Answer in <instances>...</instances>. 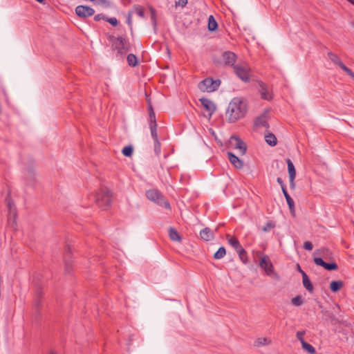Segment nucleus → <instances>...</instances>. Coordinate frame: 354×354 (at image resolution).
I'll use <instances>...</instances> for the list:
<instances>
[{
	"label": "nucleus",
	"instance_id": "1",
	"mask_svg": "<svg viewBox=\"0 0 354 354\" xmlns=\"http://www.w3.org/2000/svg\"><path fill=\"white\" fill-rule=\"evenodd\" d=\"M248 111L247 100L243 97H234L228 104L226 116L230 122H235L245 116Z\"/></svg>",
	"mask_w": 354,
	"mask_h": 354
},
{
	"label": "nucleus",
	"instance_id": "2",
	"mask_svg": "<svg viewBox=\"0 0 354 354\" xmlns=\"http://www.w3.org/2000/svg\"><path fill=\"white\" fill-rule=\"evenodd\" d=\"M108 40L112 43L111 49L116 50V57L122 59L129 51L132 50L133 45L126 35L115 37L109 35Z\"/></svg>",
	"mask_w": 354,
	"mask_h": 354
},
{
	"label": "nucleus",
	"instance_id": "3",
	"mask_svg": "<svg viewBox=\"0 0 354 354\" xmlns=\"http://www.w3.org/2000/svg\"><path fill=\"white\" fill-rule=\"evenodd\" d=\"M97 205L103 210H106L112 202V192L107 188H102L94 196Z\"/></svg>",
	"mask_w": 354,
	"mask_h": 354
},
{
	"label": "nucleus",
	"instance_id": "4",
	"mask_svg": "<svg viewBox=\"0 0 354 354\" xmlns=\"http://www.w3.org/2000/svg\"><path fill=\"white\" fill-rule=\"evenodd\" d=\"M146 197L158 205L167 209H171L169 203L165 199V197L158 189H151L147 190L146 192Z\"/></svg>",
	"mask_w": 354,
	"mask_h": 354
},
{
	"label": "nucleus",
	"instance_id": "5",
	"mask_svg": "<svg viewBox=\"0 0 354 354\" xmlns=\"http://www.w3.org/2000/svg\"><path fill=\"white\" fill-rule=\"evenodd\" d=\"M219 79L214 80L212 77H207L198 84V88L203 92H213L216 91L221 85Z\"/></svg>",
	"mask_w": 354,
	"mask_h": 354
},
{
	"label": "nucleus",
	"instance_id": "6",
	"mask_svg": "<svg viewBox=\"0 0 354 354\" xmlns=\"http://www.w3.org/2000/svg\"><path fill=\"white\" fill-rule=\"evenodd\" d=\"M259 265L268 276L277 280L279 279V275L274 271V266L268 255H264L260 259Z\"/></svg>",
	"mask_w": 354,
	"mask_h": 354
},
{
	"label": "nucleus",
	"instance_id": "7",
	"mask_svg": "<svg viewBox=\"0 0 354 354\" xmlns=\"http://www.w3.org/2000/svg\"><path fill=\"white\" fill-rule=\"evenodd\" d=\"M72 249L69 245L65 248L64 255V272L66 274H71L73 271Z\"/></svg>",
	"mask_w": 354,
	"mask_h": 354
},
{
	"label": "nucleus",
	"instance_id": "8",
	"mask_svg": "<svg viewBox=\"0 0 354 354\" xmlns=\"http://www.w3.org/2000/svg\"><path fill=\"white\" fill-rule=\"evenodd\" d=\"M35 162L30 158L27 162V166L25 169L27 174L26 176V180L27 182L33 183L35 180Z\"/></svg>",
	"mask_w": 354,
	"mask_h": 354
},
{
	"label": "nucleus",
	"instance_id": "9",
	"mask_svg": "<svg viewBox=\"0 0 354 354\" xmlns=\"http://www.w3.org/2000/svg\"><path fill=\"white\" fill-rule=\"evenodd\" d=\"M313 262L319 266L323 267L325 270L328 271L337 270L338 269V266L336 262L334 261L330 263H327L324 261L323 258L321 257H314Z\"/></svg>",
	"mask_w": 354,
	"mask_h": 354
},
{
	"label": "nucleus",
	"instance_id": "10",
	"mask_svg": "<svg viewBox=\"0 0 354 354\" xmlns=\"http://www.w3.org/2000/svg\"><path fill=\"white\" fill-rule=\"evenodd\" d=\"M75 14L82 19L87 18L93 16L95 13V10L93 8L88 6L80 5L75 8Z\"/></svg>",
	"mask_w": 354,
	"mask_h": 354
},
{
	"label": "nucleus",
	"instance_id": "11",
	"mask_svg": "<svg viewBox=\"0 0 354 354\" xmlns=\"http://www.w3.org/2000/svg\"><path fill=\"white\" fill-rule=\"evenodd\" d=\"M269 110H265L260 115L257 116L254 121V126L256 128L265 127L269 129L270 125L268 122V115Z\"/></svg>",
	"mask_w": 354,
	"mask_h": 354
},
{
	"label": "nucleus",
	"instance_id": "12",
	"mask_svg": "<svg viewBox=\"0 0 354 354\" xmlns=\"http://www.w3.org/2000/svg\"><path fill=\"white\" fill-rule=\"evenodd\" d=\"M234 70L236 75L244 82H249L250 80L249 71L241 65L234 66Z\"/></svg>",
	"mask_w": 354,
	"mask_h": 354
},
{
	"label": "nucleus",
	"instance_id": "13",
	"mask_svg": "<svg viewBox=\"0 0 354 354\" xmlns=\"http://www.w3.org/2000/svg\"><path fill=\"white\" fill-rule=\"evenodd\" d=\"M199 101L205 111L208 112V118L210 119L216 109V105L212 101L205 97L200 98Z\"/></svg>",
	"mask_w": 354,
	"mask_h": 354
},
{
	"label": "nucleus",
	"instance_id": "14",
	"mask_svg": "<svg viewBox=\"0 0 354 354\" xmlns=\"http://www.w3.org/2000/svg\"><path fill=\"white\" fill-rule=\"evenodd\" d=\"M230 142L235 149L240 150L241 154L244 155L247 150L246 144L238 136H232Z\"/></svg>",
	"mask_w": 354,
	"mask_h": 354
},
{
	"label": "nucleus",
	"instance_id": "15",
	"mask_svg": "<svg viewBox=\"0 0 354 354\" xmlns=\"http://www.w3.org/2000/svg\"><path fill=\"white\" fill-rule=\"evenodd\" d=\"M222 58L225 66H230L233 67L234 66H236L234 64L237 56L234 53L230 50L225 51L222 53Z\"/></svg>",
	"mask_w": 354,
	"mask_h": 354
},
{
	"label": "nucleus",
	"instance_id": "16",
	"mask_svg": "<svg viewBox=\"0 0 354 354\" xmlns=\"http://www.w3.org/2000/svg\"><path fill=\"white\" fill-rule=\"evenodd\" d=\"M227 158L231 164L238 169H241L243 167L244 163L238 156H236L232 152L228 151L227 153Z\"/></svg>",
	"mask_w": 354,
	"mask_h": 354
},
{
	"label": "nucleus",
	"instance_id": "17",
	"mask_svg": "<svg viewBox=\"0 0 354 354\" xmlns=\"http://www.w3.org/2000/svg\"><path fill=\"white\" fill-rule=\"evenodd\" d=\"M258 90L263 100H270L272 98L271 93L269 92L264 82L261 81L258 82Z\"/></svg>",
	"mask_w": 354,
	"mask_h": 354
},
{
	"label": "nucleus",
	"instance_id": "18",
	"mask_svg": "<svg viewBox=\"0 0 354 354\" xmlns=\"http://www.w3.org/2000/svg\"><path fill=\"white\" fill-rule=\"evenodd\" d=\"M200 237L205 241H209L214 238V234L209 227H205L200 231Z\"/></svg>",
	"mask_w": 354,
	"mask_h": 354
},
{
	"label": "nucleus",
	"instance_id": "19",
	"mask_svg": "<svg viewBox=\"0 0 354 354\" xmlns=\"http://www.w3.org/2000/svg\"><path fill=\"white\" fill-rule=\"evenodd\" d=\"M43 292L40 288H37L35 292V298L34 301V308L37 313H39V308L41 306V297Z\"/></svg>",
	"mask_w": 354,
	"mask_h": 354
},
{
	"label": "nucleus",
	"instance_id": "20",
	"mask_svg": "<svg viewBox=\"0 0 354 354\" xmlns=\"http://www.w3.org/2000/svg\"><path fill=\"white\" fill-rule=\"evenodd\" d=\"M332 253L328 248H321L319 250H317L313 253V257H321L323 259H330Z\"/></svg>",
	"mask_w": 354,
	"mask_h": 354
},
{
	"label": "nucleus",
	"instance_id": "21",
	"mask_svg": "<svg viewBox=\"0 0 354 354\" xmlns=\"http://www.w3.org/2000/svg\"><path fill=\"white\" fill-rule=\"evenodd\" d=\"M302 283H303L304 287L310 293H313V290H314L313 285L310 278L308 277V276L307 275L306 273H303Z\"/></svg>",
	"mask_w": 354,
	"mask_h": 354
},
{
	"label": "nucleus",
	"instance_id": "22",
	"mask_svg": "<svg viewBox=\"0 0 354 354\" xmlns=\"http://www.w3.org/2000/svg\"><path fill=\"white\" fill-rule=\"evenodd\" d=\"M168 232L169 237L171 241L176 242L182 241V236L180 235V234L175 228L170 227L168 230Z\"/></svg>",
	"mask_w": 354,
	"mask_h": 354
},
{
	"label": "nucleus",
	"instance_id": "23",
	"mask_svg": "<svg viewBox=\"0 0 354 354\" xmlns=\"http://www.w3.org/2000/svg\"><path fill=\"white\" fill-rule=\"evenodd\" d=\"M283 192V194L286 200V202H287V204L288 205V207H289V209H290V212L292 213V214H294L295 212V202L293 201V199L291 198V196L289 195L288 191H287V189L282 191Z\"/></svg>",
	"mask_w": 354,
	"mask_h": 354
},
{
	"label": "nucleus",
	"instance_id": "24",
	"mask_svg": "<svg viewBox=\"0 0 354 354\" xmlns=\"http://www.w3.org/2000/svg\"><path fill=\"white\" fill-rule=\"evenodd\" d=\"M218 28V23L213 15H209L208 17L207 29L209 32H214Z\"/></svg>",
	"mask_w": 354,
	"mask_h": 354
},
{
	"label": "nucleus",
	"instance_id": "25",
	"mask_svg": "<svg viewBox=\"0 0 354 354\" xmlns=\"http://www.w3.org/2000/svg\"><path fill=\"white\" fill-rule=\"evenodd\" d=\"M150 12V17L151 21V24L153 26V28L155 32L157 31V15L156 10L152 6H149V8Z\"/></svg>",
	"mask_w": 354,
	"mask_h": 354
},
{
	"label": "nucleus",
	"instance_id": "26",
	"mask_svg": "<svg viewBox=\"0 0 354 354\" xmlns=\"http://www.w3.org/2000/svg\"><path fill=\"white\" fill-rule=\"evenodd\" d=\"M17 211H14L12 214H8V222L9 226L13 230H16L17 228Z\"/></svg>",
	"mask_w": 354,
	"mask_h": 354
},
{
	"label": "nucleus",
	"instance_id": "27",
	"mask_svg": "<svg viewBox=\"0 0 354 354\" xmlns=\"http://www.w3.org/2000/svg\"><path fill=\"white\" fill-rule=\"evenodd\" d=\"M265 140L266 143L271 147H274L277 144L276 136L269 131H268L267 134H265Z\"/></svg>",
	"mask_w": 354,
	"mask_h": 354
},
{
	"label": "nucleus",
	"instance_id": "28",
	"mask_svg": "<svg viewBox=\"0 0 354 354\" xmlns=\"http://www.w3.org/2000/svg\"><path fill=\"white\" fill-rule=\"evenodd\" d=\"M228 243L236 251L241 247V245L239 241L235 236H230L229 234H227Z\"/></svg>",
	"mask_w": 354,
	"mask_h": 354
},
{
	"label": "nucleus",
	"instance_id": "29",
	"mask_svg": "<svg viewBox=\"0 0 354 354\" xmlns=\"http://www.w3.org/2000/svg\"><path fill=\"white\" fill-rule=\"evenodd\" d=\"M149 124H156V115L151 102H147Z\"/></svg>",
	"mask_w": 354,
	"mask_h": 354
},
{
	"label": "nucleus",
	"instance_id": "30",
	"mask_svg": "<svg viewBox=\"0 0 354 354\" xmlns=\"http://www.w3.org/2000/svg\"><path fill=\"white\" fill-rule=\"evenodd\" d=\"M286 163H287V165H288V174H289V178H291L292 179V178H295V177H296V169H295V167L294 166V164L292 163L291 160L289 159V158H287L286 160Z\"/></svg>",
	"mask_w": 354,
	"mask_h": 354
},
{
	"label": "nucleus",
	"instance_id": "31",
	"mask_svg": "<svg viewBox=\"0 0 354 354\" xmlns=\"http://www.w3.org/2000/svg\"><path fill=\"white\" fill-rule=\"evenodd\" d=\"M343 286L344 283L342 281H332L330 283V289L333 292H337Z\"/></svg>",
	"mask_w": 354,
	"mask_h": 354
},
{
	"label": "nucleus",
	"instance_id": "32",
	"mask_svg": "<svg viewBox=\"0 0 354 354\" xmlns=\"http://www.w3.org/2000/svg\"><path fill=\"white\" fill-rule=\"evenodd\" d=\"M239 255L240 260L243 263L247 264L248 263V257L247 256L246 250L241 246L238 250L236 251Z\"/></svg>",
	"mask_w": 354,
	"mask_h": 354
},
{
	"label": "nucleus",
	"instance_id": "33",
	"mask_svg": "<svg viewBox=\"0 0 354 354\" xmlns=\"http://www.w3.org/2000/svg\"><path fill=\"white\" fill-rule=\"evenodd\" d=\"M127 61L129 66L135 67L138 65L139 61L138 57L133 53H129L127 57Z\"/></svg>",
	"mask_w": 354,
	"mask_h": 354
},
{
	"label": "nucleus",
	"instance_id": "34",
	"mask_svg": "<svg viewBox=\"0 0 354 354\" xmlns=\"http://www.w3.org/2000/svg\"><path fill=\"white\" fill-rule=\"evenodd\" d=\"M226 254V250L224 246H221L218 250L214 254L213 258L214 259H221Z\"/></svg>",
	"mask_w": 354,
	"mask_h": 354
},
{
	"label": "nucleus",
	"instance_id": "35",
	"mask_svg": "<svg viewBox=\"0 0 354 354\" xmlns=\"http://www.w3.org/2000/svg\"><path fill=\"white\" fill-rule=\"evenodd\" d=\"M133 147L131 145L125 146L122 149V153L125 157H131L133 155Z\"/></svg>",
	"mask_w": 354,
	"mask_h": 354
},
{
	"label": "nucleus",
	"instance_id": "36",
	"mask_svg": "<svg viewBox=\"0 0 354 354\" xmlns=\"http://www.w3.org/2000/svg\"><path fill=\"white\" fill-rule=\"evenodd\" d=\"M301 346L306 352L310 354H315L316 353L315 348L306 342H302Z\"/></svg>",
	"mask_w": 354,
	"mask_h": 354
},
{
	"label": "nucleus",
	"instance_id": "37",
	"mask_svg": "<svg viewBox=\"0 0 354 354\" xmlns=\"http://www.w3.org/2000/svg\"><path fill=\"white\" fill-rule=\"evenodd\" d=\"M149 128L151 131V136L153 140V141H158V134H157V123L156 124H149Z\"/></svg>",
	"mask_w": 354,
	"mask_h": 354
},
{
	"label": "nucleus",
	"instance_id": "38",
	"mask_svg": "<svg viewBox=\"0 0 354 354\" xmlns=\"http://www.w3.org/2000/svg\"><path fill=\"white\" fill-rule=\"evenodd\" d=\"M327 55H328V58L335 64L338 66L340 64V62H342V60L340 59V58L336 54L333 53V52H328Z\"/></svg>",
	"mask_w": 354,
	"mask_h": 354
},
{
	"label": "nucleus",
	"instance_id": "39",
	"mask_svg": "<svg viewBox=\"0 0 354 354\" xmlns=\"http://www.w3.org/2000/svg\"><path fill=\"white\" fill-rule=\"evenodd\" d=\"M6 205H7L8 209H9V213L8 214H12V213H13L14 211H17L15 205L12 200L10 198L9 196H8L6 197Z\"/></svg>",
	"mask_w": 354,
	"mask_h": 354
},
{
	"label": "nucleus",
	"instance_id": "40",
	"mask_svg": "<svg viewBox=\"0 0 354 354\" xmlns=\"http://www.w3.org/2000/svg\"><path fill=\"white\" fill-rule=\"evenodd\" d=\"M292 304L295 306H299L304 303V300L300 295L293 297L291 300Z\"/></svg>",
	"mask_w": 354,
	"mask_h": 354
},
{
	"label": "nucleus",
	"instance_id": "41",
	"mask_svg": "<svg viewBox=\"0 0 354 354\" xmlns=\"http://www.w3.org/2000/svg\"><path fill=\"white\" fill-rule=\"evenodd\" d=\"M275 227V224L270 221L262 227V230L265 232H269L272 229Z\"/></svg>",
	"mask_w": 354,
	"mask_h": 354
},
{
	"label": "nucleus",
	"instance_id": "42",
	"mask_svg": "<svg viewBox=\"0 0 354 354\" xmlns=\"http://www.w3.org/2000/svg\"><path fill=\"white\" fill-rule=\"evenodd\" d=\"M161 152V144L158 141H154V153L156 156H159Z\"/></svg>",
	"mask_w": 354,
	"mask_h": 354
},
{
	"label": "nucleus",
	"instance_id": "43",
	"mask_svg": "<svg viewBox=\"0 0 354 354\" xmlns=\"http://www.w3.org/2000/svg\"><path fill=\"white\" fill-rule=\"evenodd\" d=\"M106 21L109 22L111 26L115 27L118 25L119 21L115 17H107Z\"/></svg>",
	"mask_w": 354,
	"mask_h": 354
},
{
	"label": "nucleus",
	"instance_id": "44",
	"mask_svg": "<svg viewBox=\"0 0 354 354\" xmlns=\"http://www.w3.org/2000/svg\"><path fill=\"white\" fill-rule=\"evenodd\" d=\"M306 334L305 330H299L297 331L296 333V337L297 339L301 342V344H302V342H306L304 339V335Z\"/></svg>",
	"mask_w": 354,
	"mask_h": 354
},
{
	"label": "nucleus",
	"instance_id": "45",
	"mask_svg": "<svg viewBox=\"0 0 354 354\" xmlns=\"http://www.w3.org/2000/svg\"><path fill=\"white\" fill-rule=\"evenodd\" d=\"M338 66L344 72H346L348 75L353 72V71L347 67L343 62H340Z\"/></svg>",
	"mask_w": 354,
	"mask_h": 354
},
{
	"label": "nucleus",
	"instance_id": "46",
	"mask_svg": "<svg viewBox=\"0 0 354 354\" xmlns=\"http://www.w3.org/2000/svg\"><path fill=\"white\" fill-rule=\"evenodd\" d=\"M338 66L344 72H346L348 75L353 72V71L347 67L343 62H340Z\"/></svg>",
	"mask_w": 354,
	"mask_h": 354
},
{
	"label": "nucleus",
	"instance_id": "47",
	"mask_svg": "<svg viewBox=\"0 0 354 354\" xmlns=\"http://www.w3.org/2000/svg\"><path fill=\"white\" fill-rule=\"evenodd\" d=\"M187 3H188L187 0H178L175 2V7L184 8L187 6Z\"/></svg>",
	"mask_w": 354,
	"mask_h": 354
},
{
	"label": "nucleus",
	"instance_id": "48",
	"mask_svg": "<svg viewBox=\"0 0 354 354\" xmlns=\"http://www.w3.org/2000/svg\"><path fill=\"white\" fill-rule=\"evenodd\" d=\"M131 15H132V12H129L127 17V19H126V22L129 27V30H131L132 26H133Z\"/></svg>",
	"mask_w": 354,
	"mask_h": 354
},
{
	"label": "nucleus",
	"instance_id": "49",
	"mask_svg": "<svg viewBox=\"0 0 354 354\" xmlns=\"http://www.w3.org/2000/svg\"><path fill=\"white\" fill-rule=\"evenodd\" d=\"M270 340H268L267 338H258L257 339V344L258 345H268L270 343Z\"/></svg>",
	"mask_w": 354,
	"mask_h": 354
},
{
	"label": "nucleus",
	"instance_id": "50",
	"mask_svg": "<svg viewBox=\"0 0 354 354\" xmlns=\"http://www.w3.org/2000/svg\"><path fill=\"white\" fill-rule=\"evenodd\" d=\"M303 247L305 250L310 251L313 248V245L310 241H306L304 242Z\"/></svg>",
	"mask_w": 354,
	"mask_h": 354
},
{
	"label": "nucleus",
	"instance_id": "51",
	"mask_svg": "<svg viewBox=\"0 0 354 354\" xmlns=\"http://www.w3.org/2000/svg\"><path fill=\"white\" fill-rule=\"evenodd\" d=\"M106 17L103 14H98V15H96L94 16V20L95 21H99L102 19H104L106 21Z\"/></svg>",
	"mask_w": 354,
	"mask_h": 354
},
{
	"label": "nucleus",
	"instance_id": "52",
	"mask_svg": "<svg viewBox=\"0 0 354 354\" xmlns=\"http://www.w3.org/2000/svg\"><path fill=\"white\" fill-rule=\"evenodd\" d=\"M277 182L280 185L282 191L286 189V185L284 184L281 178L278 177Z\"/></svg>",
	"mask_w": 354,
	"mask_h": 354
},
{
	"label": "nucleus",
	"instance_id": "53",
	"mask_svg": "<svg viewBox=\"0 0 354 354\" xmlns=\"http://www.w3.org/2000/svg\"><path fill=\"white\" fill-rule=\"evenodd\" d=\"M97 2L100 5H104L105 7L110 6V2L109 0H97Z\"/></svg>",
	"mask_w": 354,
	"mask_h": 354
},
{
	"label": "nucleus",
	"instance_id": "54",
	"mask_svg": "<svg viewBox=\"0 0 354 354\" xmlns=\"http://www.w3.org/2000/svg\"><path fill=\"white\" fill-rule=\"evenodd\" d=\"M137 14L139 17L144 18L145 17V12L142 8H139L137 10Z\"/></svg>",
	"mask_w": 354,
	"mask_h": 354
},
{
	"label": "nucleus",
	"instance_id": "55",
	"mask_svg": "<svg viewBox=\"0 0 354 354\" xmlns=\"http://www.w3.org/2000/svg\"><path fill=\"white\" fill-rule=\"evenodd\" d=\"M289 182L290 189H294L295 188V178H289Z\"/></svg>",
	"mask_w": 354,
	"mask_h": 354
},
{
	"label": "nucleus",
	"instance_id": "56",
	"mask_svg": "<svg viewBox=\"0 0 354 354\" xmlns=\"http://www.w3.org/2000/svg\"><path fill=\"white\" fill-rule=\"evenodd\" d=\"M297 270L303 276V273H306L304 270H301L300 266L297 264Z\"/></svg>",
	"mask_w": 354,
	"mask_h": 354
},
{
	"label": "nucleus",
	"instance_id": "57",
	"mask_svg": "<svg viewBox=\"0 0 354 354\" xmlns=\"http://www.w3.org/2000/svg\"><path fill=\"white\" fill-rule=\"evenodd\" d=\"M349 76L354 80V72H352Z\"/></svg>",
	"mask_w": 354,
	"mask_h": 354
},
{
	"label": "nucleus",
	"instance_id": "58",
	"mask_svg": "<svg viewBox=\"0 0 354 354\" xmlns=\"http://www.w3.org/2000/svg\"><path fill=\"white\" fill-rule=\"evenodd\" d=\"M37 2L44 3L45 2V0H36Z\"/></svg>",
	"mask_w": 354,
	"mask_h": 354
},
{
	"label": "nucleus",
	"instance_id": "59",
	"mask_svg": "<svg viewBox=\"0 0 354 354\" xmlns=\"http://www.w3.org/2000/svg\"><path fill=\"white\" fill-rule=\"evenodd\" d=\"M332 314L331 313L328 312V311H326L325 313V315H327V316H330V315Z\"/></svg>",
	"mask_w": 354,
	"mask_h": 354
},
{
	"label": "nucleus",
	"instance_id": "60",
	"mask_svg": "<svg viewBox=\"0 0 354 354\" xmlns=\"http://www.w3.org/2000/svg\"><path fill=\"white\" fill-rule=\"evenodd\" d=\"M130 32H131V36L133 37V28L131 30H130Z\"/></svg>",
	"mask_w": 354,
	"mask_h": 354
},
{
	"label": "nucleus",
	"instance_id": "61",
	"mask_svg": "<svg viewBox=\"0 0 354 354\" xmlns=\"http://www.w3.org/2000/svg\"><path fill=\"white\" fill-rule=\"evenodd\" d=\"M351 25H352L353 28H354V21H353V22L351 23Z\"/></svg>",
	"mask_w": 354,
	"mask_h": 354
},
{
	"label": "nucleus",
	"instance_id": "62",
	"mask_svg": "<svg viewBox=\"0 0 354 354\" xmlns=\"http://www.w3.org/2000/svg\"><path fill=\"white\" fill-rule=\"evenodd\" d=\"M49 354H54L53 351H50Z\"/></svg>",
	"mask_w": 354,
	"mask_h": 354
}]
</instances>
